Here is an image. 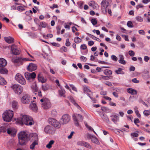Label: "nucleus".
<instances>
[{"label": "nucleus", "mask_w": 150, "mask_h": 150, "mask_svg": "<svg viewBox=\"0 0 150 150\" xmlns=\"http://www.w3.org/2000/svg\"><path fill=\"white\" fill-rule=\"evenodd\" d=\"M17 124L23 125L24 124L31 126L34 124L33 118L31 116L26 115L21 116L20 117L15 119Z\"/></svg>", "instance_id": "f257e3e1"}, {"label": "nucleus", "mask_w": 150, "mask_h": 150, "mask_svg": "<svg viewBox=\"0 0 150 150\" xmlns=\"http://www.w3.org/2000/svg\"><path fill=\"white\" fill-rule=\"evenodd\" d=\"M19 143L21 145H24L28 140V135L24 132H21L18 134Z\"/></svg>", "instance_id": "f03ea898"}, {"label": "nucleus", "mask_w": 150, "mask_h": 150, "mask_svg": "<svg viewBox=\"0 0 150 150\" xmlns=\"http://www.w3.org/2000/svg\"><path fill=\"white\" fill-rule=\"evenodd\" d=\"M42 103V107L44 109H48L51 106V104L50 100L47 98H43L40 100Z\"/></svg>", "instance_id": "7ed1b4c3"}, {"label": "nucleus", "mask_w": 150, "mask_h": 150, "mask_svg": "<svg viewBox=\"0 0 150 150\" xmlns=\"http://www.w3.org/2000/svg\"><path fill=\"white\" fill-rule=\"evenodd\" d=\"M21 102L24 104H27L30 103L31 99L30 96L28 94L23 93L21 99Z\"/></svg>", "instance_id": "20e7f679"}, {"label": "nucleus", "mask_w": 150, "mask_h": 150, "mask_svg": "<svg viewBox=\"0 0 150 150\" xmlns=\"http://www.w3.org/2000/svg\"><path fill=\"white\" fill-rule=\"evenodd\" d=\"M11 87L15 93L20 95L23 92V87L18 84H15L11 86Z\"/></svg>", "instance_id": "39448f33"}, {"label": "nucleus", "mask_w": 150, "mask_h": 150, "mask_svg": "<svg viewBox=\"0 0 150 150\" xmlns=\"http://www.w3.org/2000/svg\"><path fill=\"white\" fill-rule=\"evenodd\" d=\"M16 80L21 84L25 85L26 83V81L22 76L20 74H17L15 76Z\"/></svg>", "instance_id": "423d86ee"}, {"label": "nucleus", "mask_w": 150, "mask_h": 150, "mask_svg": "<svg viewBox=\"0 0 150 150\" xmlns=\"http://www.w3.org/2000/svg\"><path fill=\"white\" fill-rule=\"evenodd\" d=\"M50 122L55 128L59 129L61 127V123L55 119H50Z\"/></svg>", "instance_id": "0eeeda50"}, {"label": "nucleus", "mask_w": 150, "mask_h": 150, "mask_svg": "<svg viewBox=\"0 0 150 150\" xmlns=\"http://www.w3.org/2000/svg\"><path fill=\"white\" fill-rule=\"evenodd\" d=\"M13 115V113H3L2 117L4 121L9 122L11 121Z\"/></svg>", "instance_id": "6e6552de"}, {"label": "nucleus", "mask_w": 150, "mask_h": 150, "mask_svg": "<svg viewBox=\"0 0 150 150\" xmlns=\"http://www.w3.org/2000/svg\"><path fill=\"white\" fill-rule=\"evenodd\" d=\"M70 116L67 114H65L62 116L61 119V122L62 125L67 124L70 121Z\"/></svg>", "instance_id": "1a4fd4ad"}, {"label": "nucleus", "mask_w": 150, "mask_h": 150, "mask_svg": "<svg viewBox=\"0 0 150 150\" xmlns=\"http://www.w3.org/2000/svg\"><path fill=\"white\" fill-rule=\"evenodd\" d=\"M101 9L102 12L104 13H107V8L109 5V2L106 1L105 0H103L101 3Z\"/></svg>", "instance_id": "9d476101"}, {"label": "nucleus", "mask_w": 150, "mask_h": 150, "mask_svg": "<svg viewBox=\"0 0 150 150\" xmlns=\"http://www.w3.org/2000/svg\"><path fill=\"white\" fill-rule=\"evenodd\" d=\"M13 62L15 63H17L19 64H22L23 61H33V60H30L28 58H24L22 59L21 58H18L13 60Z\"/></svg>", "instance_id": "9b49d317"}, {"label": "nucleus", "mask_w": 150, "mask_h": 150, "mask_svg": "<svg viewBox=\"0 0 150 150\" xmlns=\"http://www.w3.org/2000/svg\"><path fill=\"white\" fill-rule=\"evenodd\" d=\"M29 139L31 142L38 141V136L36 133L30 134L29 136Z\"/></svg>", "instance_id": "f8f14e48"}, {"label": "nucleus", "mask_w": 150, "mask_h": 150, "mask_svg": "<svg viewBox=\"0 0 150 150\" xmlns=\"http://www.w3.org/2000/svg\"><path fill=\"white\" fill-rule=\"evenodd\" d=\"M25 76L27 80H30L31 79H35L36 77V75L34 72L32 73L26 72L25 73Z\"/></svg>", "instance_id": "ddd939ff"}, {"label": "nucleus", "mask_w": 150, "mask_h": 150, "mask_svg": "<svg viewBox=\"0 0 150 150\" xmlns=\"http://www.w3.org/2000/svg\"><path fill=\"white\" fill-rule=\"evenodd\" d=\"M11 50L12 53L14 54L18 55L20 53V51L14 45H13L11 46Z\"/></svg>", "instance_id": "4468645a"}, {"label": "nucleus", "mask_w": 150, "mask_h": 150, "mask_svg": "<svg viewBox=\"0 0 150 150\" xmlns=\"http://www.w3.org/2000/svg\"><path fill=\"white\" fill-rule=\"evenodd\" d=\"M88 137L90 138L92 142L97 144H99L100 142L98 140L97 138L95 136L91 135L90 134H88Z\"/></svg>", "instance_id": "2eb2a0df"}, {"label": "nucleus", "mask_w": 150, "mask_h": 150, "mask_svg": "<svg viewBox=\"0 0 150 150\" xmlns=\"http://www.w3.org/2000/svg\"><path fill=\"white\" fill-rule=\"evenodd\" d=\"M37 69V66L36 64L33 63L29 64L28 66L27 67V69L28 71H35Z\"/></svg>", "instance_id": "dca6fc26"}, {"label": "nucleus", "mask_w": 150, "mask_h": 150, "mask_svg": "<svg viewBox=\"0 0 150 150\" xmlns=\"http://www.w3.org/2000/svg\"><path fill=\"white\" fill-rule=\"evenodd\" d=\"M99 115L104 121L107 123H109L110 122L107 116L105 113H99Z\"/></svg>", "instance_id": "f3484780"}, {"label": "nucleus", "mask_w": 150, "mask_h": 150, "mask_svg": "<svg viewBox=\"0 0 150 150\" xmlns=\"http://www.w3.org/2000/svg\"><path fill=\"white\" fill-rule=\"evenodd\" d=\"M38 79L39 81L43 83H45L47 81L46 79L44 78L42 75L41 73L39 74L38 75Z\"/></svg>", "instance_id": "a211bd4d"}, {"label": "nucleus", "mask_w": 150, "mask_h": 150, "mask_svg": "<svg viewBox=\"0 0 150 150\" xmlns=\"http://www.w3.org/2000/svg\"><path fill=\"white\" fill-rule=\"evenodd\" d=\"M52 127L50 126H47L44 128V130L46 133L50 134L52 132Z\"/></svg>", "instance_id": "6ab92c4d"}, {"label": "nucleus", "mask_w": 150, "mask_h": 150, "mask_svg": "<svg viewBox=\"0 0 150 150\" xmlns=\"http://www.w3.org/2000/svg\"><path fill=\"white\" fill-rule=\"evenodd\" d=\"M69 99L71 102H72L74 105L76 106L78 109H81V112H82L83 111L81 109V107L76 103L75 100L72 97L70 96L69 97Z\"/></svg>", "instance_id": "aec40b11"}, {"label": "nucleus", "mask_w": 150, "mask_h": 150, "mask_svg": "<svg viewBox=\"0 0 150 150\" xmlns=\"http://www.w3.org/2000/svg\"><path fill=\"white\" fill-rule=\"evenodd\" d=\"M7 64L6 61L3 58H0V67H3L6 66Z\"/></svg>", "instance_id": "412c9836"}, {"label": "nucleus", "mask_w": 150, "mask_h": 150, "mask_svg": "<svg viewBox=\"0 0 150 150\" xmlns=\"http://www.w3.org/2000/svg\"><path fill=\"white\" fill-rule=\"evenodd\" d=\"M4 39L5 41L8 43H12L13 42L14 38L11 37H4Z\"/></svg>", "instance_id": "4be33fe9"}, {"label": "nucleus", "mask_w": 150, "mask_h": 150, "mask_svg": "<svg viewBox=\"0 0 150 150\" xmlns=\"http://www.w3.org/2000/svg\"><path fill=\"white\" fill-rule=\"evenodd\" d=\"M127 91L128 93L133 95H136L137 93V91L136 90L131 88L127 89Z\"/></svg>", "instance_id": "5701e85b"}, {"label": "nucleus", "mask_w": 150, "mask_h": 150, "mask_svg": "<svg viewBox=\"0 0 150 150\" xmlns=\"http://www.w3.org/2000/svg\"><path fill=\"white\" fill-rule=\"evenodd\" d=\"M73 116L75 117L76 119L78 120L79 122H81L82 121L83 118L81 115L79 114H76V115L73 114L72 116V117Z\"/></svg>", "instance_id": "b1692460"}, {"label": "nucleus", "mask_w": 150, "mask_h": 150, "mask_svg": "<svg viewBox=\"0 0 150 150\" xmlns=\"http://www.w3.org/2000/svg\"><path fill=\"white\" fill-rule=\"evenodd\" d=\"M30 108L34 111H37L38 107L36 105L35 103H31L30 105Z\"/></svg>", "instance_id": "393cba45"}, {"label": "nucleus", "mask_w": 150, "mask_h": 150, "mask_svg": "<svg viewBox=\"0 0 150 150\" xmlns=\"http://www.w3.org/2000/svg\"><path fill=\"white\" fill-rule=\"evenodd\" d=\"M112 120L114 123H115L118 120V117L115 115H112L110 116Z\"/></svg>", "instance_id": "a878e982"}, {"label": "nucleus", "mask_w": 150, "mask_h": 150, "mask_svg": "<svg viewBox=\"0 0 150 150\" xmlns=\"http://www.w3.org/2000/svg\"><path fill=\"white\" fill-rule=\"evenodd\" d=\"M30 146V149L32 150L35 149V147L36 145L38 144V141H33Z\"/></svg>", "instance_id": "bb28decb"}, {"label": "nucleus", "mask_w": 150, "mask_h": 150, "mask_svg": "<svg viewBox=\"0 0 150 150\" xmlns=\"http://www.w3.org/2000/svg\"><path fill=\"white\" fill-rule=\"evenodd\" d=\"M61 89L59 90L58 91L59 94L61 96H63L64 97H65V91L64 89L60 88Z\"/></svg>", "instance_id": "cd10ccee"}, {"label": "nucleus", "mask_w": 150, "mask_h": 150, "mask_svg": "<svg viewBox=\"0 0 150 150\" xmlns=\"http://www.w3.org/2000/svg\"><path fill=\"white\" fill-rule=\"evenodd\" d=\"M115 73L117 74H124V72L121 68H119L118 69L116 70L115 71Z\"/></svg>", "instance_id": "c85d7f7f"}, {"label": "nucleus", "mask_w": 150, "mask_h": 150, "mask_svg": "<svg viewBox=\"0 0 150 150\" xmlns=\"http://www.w3.org/2000/svg\"><path fill=\"white\" fill-rule=\"evenodd\" d=\"M12 107L14 109H16L18 107V103L16 101H13L12 102Z\"/></svg>", "instance_id": "c756f323"}, {"label": "nucleus", "mask_w": 150, "mask_h": 150, "mask_svg": "<svg viewBox=\"0 0 150 150\" xmlns=\"http://www.w3.org/2000/svg\"><path fill=\"white\" fill-rule=\"evenodd\" d=\"M7 133L8 134L12 135L14 133L13 129L12 128H7Z\"/></svg>", "instance_id": "7c9ffc66"}, {"label": "nucleus", "mask_w": 150, "mask_h": 150, "mask_svg": "<svg viewBox=\"0 0 150 150\" xmlns=\"http://www.w3.org/2000/svg\"><path fill=\"white\" fill-rule=\"evenodd\" d=\"M74 42L76 43H79L82 41V39L79 37H76L74 38Z\"/></svg>", "instance_id": "2f4dec72"}, {"label": "nucleus", "mask_w": 150, "mask_h": 150, "mask_svg": "<svg viewBox=\"0 0 150 150\" xmlns=\"http://www.w3.org/2000/svg\"><path fill=\"white\" fill-rule=\"evenodd\" d=\"M8 72V70L5 68H2L0 67V73L1 74H6Z\"/></svg>", "instance_id": "473e14b6"}, {"label": "nucleus", "mask_w": 150, "mask_h": 150, "mask_svg": "<svg viewBox=\"0 0 150 150\" xmlns=\"http://www.w3.org/2000/svg\"><path fill=\"white\" fill-rule=\"evenodd\" d=\"M104 74L107 76H109L112 74V73L111 70L109 69H105L104 71Z\"/></svg>", "instance_id": "72a5a7b5"}, {"label": "nucleus", "mask_w": 150, "mask_h": 150, "mask_svg": "<svg viewBox=\"0 0 150 150\" xmlns=\"http://www.w3.org/2000/svg\"><path fill=\"white\" fill-rule=\"evenodd\" d=\"M6 82L4 79L0 76V84L1 85H5L6 84Z\"/></svg>", "instance_id": "f704fd0d"}, {"label": "nucleus", "mask_w": 150, "mask_h": 150, "mask_svg": "<svg viewBox=\"0 0 150 150\" xmlns=\"http://www.w3.org/2000/svg\"><path fill=\"white\" fill-rule=\"evenodd\" d=\"M54 141L53 140H50L46 145V147L48 149H50L52 147V145L54 143Z\"/></svg>", "instance_id": "c9c22d12"}, {"label": "nucleus", "mask_w": 150, "mask_h": 150, "mask_svg": "<svg viewBox=\"0 0 150 150\" xmlns=\"http://www.w3.org/2000/svg\"><path fill=\"white\" fill-rule=\"evenodd\" d=\"M83 90L84 93L89 92H91L92 93L91 91V90L87 86H85L84 87Z\"/></svg>", "instance_id": "e433bc0d"}, {"label": "nucleus", "mask_w": 150, "mask_h": 150, "mask_svg": "<svg viewBox=\"0 0 150 150\" xmlns=\"http://www.w3.org/2000/svg\"><path fill=\"white\" fill-rule=\"evenodd\" d=\"M73 119L74 120V123L76 126L78 127L79 126V124L78 122L79 121L78 120H77L76 119L75 117L74 116H73Z\"/></svg>", "instance_id": "4c0bfd02"}, {"label": "nucleus", "mask_w": 150, "mask_h": 150, "mask_svg": "<svg viewBox=\"0 0 150 150\" xmlns=\"http://www.w3.org/2000/svg\"><path fill=\"white\" fill-rule=\"evenodd\" d=\"M7 128H8L6 126H2L0 127V132H5L7 131Z\"/></svg>", "instance_id": "58836bf2"}, {"label": "nucleus", "mask_w": 150, "mask_h": 150, "mask_svg": "<svg viewBox=\"0 0 150 150\" xmlns=\"http://www.w3.org/2000/svg\"><path fill=\"white\" fill-rule=\"evenodd\" d=\"M47 24L44 22H42L40 23L39 25V27H41L42 28H45L47 26Z\"/></svg>", "instance_id": "ea45409f"}, {"label": "nucleus", "mask_w": 150, "mask_h": 150, "mask_svg": "<svg viewBox=\"0 0 150 150\" xmlns=\"http://www.w3.org/2000/svg\"><path fill=\"white\" fill-rule=\"evenodd\" d=\"M83 146L89 149H91V146L88 143L84 142H83Z\"/></svg>", "instance_id": "a19ab883"}, {"label": "nucleus", "mask_w": 150, "mask_h": 150, "mask_svg": "<svg viewBox=\"0 0 150 150\" xmlns=\"http://www.w3.org/2000/svg\"><path fill=\"white\" fill-rule=\"evenodd\" d=\"M91 21L93 25H95L97 24V21L96 19L95 18H92L91 20Z\"/></svg>", "instance_id": "79ce46f5"}, {"label": "nucleus", "mask_w": 150, "mask_h": 150, "mask_svg": "<svg viewBox=\"0 0 150 150\" xmlns=\"http://www.w3.org/2000/svg\"><path fill=\"white\" fill-rule=\"evenodd\" d=\"M136 19L137 21L139 22H142L143 19L142 17L140 16H138L136 17Z\"/></svg>", "instance_id": "37998d69"}, {"label": "nucleus", "mask_w": 150, "mask_h": 150, "mask_svg": "<svg viewBox=\"0 0 150 150\" xmlns=\"http://www.w3.org/2000/svg\"><path fill=\"white\" fill-rule=\"evenodd\" d=\"M127 25L129 28H132L133 27L132 22L130 21L127 22Z\"/></svg>", "instance_id": "c03bdc74"}, {"label": "nucleus", "mask_w": 150, "mask_h": 150, "mask_svg": "<svg viewBox=\"0 0 150 150\" xmlns=\"http://www.w3.org/2000/svg\"><path fill=\"white\" fill-rule=\"evenodd\" d=\"M42 90L44 91H46L48 89V87L47 85V84L42 85Z\"/></svg>", "instance_id": "a18cd8bd"}, {"label": "nucleus", "mask_w": 150, "mask_h": 150, "mask_svg": "<svg viewBox=\"0 0 150 150\" xmlns=\"http://www.w3.org/2000/svg\"><path fill=\"white\" fill-rule=\"evenodd\" d=\"M17 10L20 11H22L24 10L25 9L23 7L20 6H19L17 7Z\"/></svg>", "instance_id": "49530a36"}, {"label": "nucleus", "mask_w": 150, "mask_h": 150, "mask_svg": "<svg viewBox=\"0 0 150 150\" xmlns=\"http://www.w3.org/2000/svg\"><path fill=\"white\" fill-rule=\"evenodd\" d=\"M111 59L113 61H117V58L115 55H112L111 56Z\"/></svg>", "instance_id": "de8ad7c7"}, {"label": "nucleus", "mask_w": 150, "mask_h": 150, "mask_svg": "<svg viewBox=\"0 0 150 150\" xmlns=\"http://www.w3.org/2000/svg\"><path fill=\"white\" fill-rule=\"evenodd\" d=\"M80 48L83 50H85L87 49V47L86 44H83L81 45Z\"/></svg>", "instance_id": "09e8293b"}, {"label": "nucleus", "mask_w": 150, "mask_h": 150, "mask_svg": "<svg viewBox=\"0 0 150 150\" xmlns=\"http://www.w3.org/2000/svg\"><path fill=\"white\" fill-rule=\"evenodd\" d=\"M65 45L69 47L70 45V43L69 41V38H67L66 39Z\"/></svg>", "instance_id": "8fccbe9b"}, {"label": "nucleus", "mask_w": 150, "mask_h": 150, "mask_svg": "<svg viewBox=\"0 0 150 150\" xmlns=\"http://www.w3.org/2000/svg\"><path fill=\"white\" fill-rule=\"evenodd\" d=\"M129 54L131 57H133L135 53L132 50H130L128 52Z\"/></svg>", "instance_id": "3c124183"}, {"label": "nucleus", "mask_w": 150, "mask_h": 150, "mask_svg": "<svg viewBox=\"0 0 150 150\" xmlns=\"http://www.w3.org/2000/svg\"><path fill=\"white\" fill-rule=\"evenodd\" d=\"M94 2L93 1H92L89 3V5L90 6L93 7V8H94Z\"/></svg>", "instance_id": "603ef678"}, {"label": "nucleus", "mask_w": 150, "mask_h": 150, "mask_svg": "<svg viewBox=\"0 0 150 150\" xmlns=\"http://www.w3.org/2000/svg\"><path fill=\"white\" fill-rule=\"evenodd\" d=\"M80 58L81 60L82 61L85 62L86 61L87 59L86 58L83 56H81L80 57Z\"/></svg>", "instance_id": "864d4df0"}, {"label": "nucleus", "mask_w": 150, "mask_h": 150, "mask_svg": "<svg viewBox=\"0 0 150 150\" xmlns=\"http://www.w3.org/2000/svg\"><path fill=\"white\" fill-rule=\"evenodd\" d=\"M119 62L121 64L125 65L126 64V61L124 59L119 60H118Z\"/></svg>", "instance_id": "5fc2aeb1"}, {"label": "nucleus", "mask_w": 150, "mask_h": 150, "mask_svg": "<svg viewBox=\"0 0 150 150\" xmlns=\"http://www.w3.org/2000/svg\"><path fill=\"white\" fill-rule=\"evenodd\" d=\"M101 109L103 112H107L108 110V108L104 107H102Z\"/></svg>", "instance_id": "6e6d98bb"}, {"label": "nucleus", "mask_w": 150, "mask_h": 150, "mask_svg": "<svg viewBox=\"0 0 150 150\" xmlns=\"http://www.w3.org/2000/svg\"><path fill=\"white\" fill-rule=\"evenodd\" d=\"M131 135L134 137H137L138 136L139 134L138 133L136 132L132 133Z\"/></svg>", "instance_id": "4d7b16f0"}, {"label": "nucleus", "mask_w": 150, "mask_h": 150, "mask_svg": "<svg viewBox=\"0 0 150 150\" xmlns=\"http://www.w3.org/2000/svg\"><path fill=\"white\" fill-rule=\"evenodd\" d=\"M61 49L64 52H66L67 51V48L64 46L62 47Z\"/></svg>", "instance_id": "13d9d810"}, {"label": "nucleus", "mask_w": 150, "mask_h": 150, "mask_svg": "<svg viewBox=\"0 0 150 150\" xmlns=\"http://www.w3.org/2000/svg\"><path fill=\"white\" fill-rule=\"evenodd\" d=\"M94 44V42L93 41H89L88 42V44L90 46H91Z\"/></svg>", "instance_id": "bf43d9fd"}, {"label": "nucleus", "mask_w": 150, "mask_h": 150, "mask_svg": "<svg viewBox=\"0 0 150 150\" xmlns=\"http://www.w3.org/2000/svg\"><path fill=\"white\" fill-rule=\"evenodd\" d=\"M143 7V5L142 4H139L137 5L136 7V8L137 9H138L140 8H142Z\"/></svg>", "instance_id": "052dcab7"}, {"label": "nucleus", "mask_w": 150, "mask_h": 150, "mask_svg": "<svg viewBox=\"0 0 150 150\" xmlns=\"http://www.w3.org/2000/svg\"><path fill=\"white\" fill-rule=\"evenodd\" d=\"M132 81L135 83H138L139 82V80H137V79L136 78H134L132 79Z\"/></svg>", "instance_id": "680f3d73"}, {"label": "nucleus", "mask_w": 150, "mask_h": 150, "mask_svg": "<svg viewBox=\"0 0 150 150\" xmlns=\"http://www.w3.org/2000/svg\"><path fill=\"white\" fill-rule=\"evenodd\" d=\"M52 45L54 46H56L57 47H59L60 46V45L58 43H57L55 42H52L51 43Z\"/></svg>", "instance_id": "e2e57ef3"}, {"label": "nucleus", "mask_w": 150, "mask_h": 150, "mask_svg": "<svg viewBox=\"0 0 150 150\" xmlns=\"http://www.w3.org/2000/svg\"><path fill=\"white\" fill-rule=\"evenodd\" d=\"M134 124H137L139 123L140 122L139 119L138 118L134 119Z\"/></svg>", "instance_id": "0e129e2a"}, {"label": "nucleus", "mask_w": 150, "mask_h": 150, "mask_svg": "<svg viewBox=\"0 0 150 150\" xmlns=\"http://www.w3.org/2000/svg\"><path fill=\"white\" fill-rule=\"evenodd\" d=\"M84 142L79 141L77 143V144L79 146H83Z\"/></svg>", "instance_id": "69168bd1"}, {"label": "nucleus", "mask_w": 150, "mask_h": 150, "mask_svg": "<svg viewBox=\"0 0 150 150\" xmlns=\"http://www.w3.org/2000/svg\"><path fill=\"white\" fill-rule=\"evenodd\" d=\"M127 117L128 120H130L132 122V119L133 118V117L131 115L127 116Z\"/></svg>", "instance_id": "338daca9"}, {"label": "nucleus", "mask_w": 150, "mask_h": 150, "mask_svg": "<svg viewBox=\"0 0 150 150\" xmlns=\"http://www.w3.org/2000/svg\"><path fill=\"white\" fill-rule=\"evenodd\" d=\"M74 133V132L72 131V132H71L70 135H69L68 137V138L69 139H71L72 138V136L73 135V134Z\"/></svg>", "instance_id": "774afa93"}]
</instances>
